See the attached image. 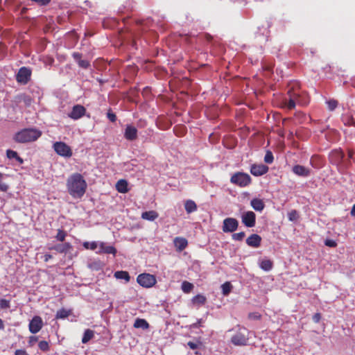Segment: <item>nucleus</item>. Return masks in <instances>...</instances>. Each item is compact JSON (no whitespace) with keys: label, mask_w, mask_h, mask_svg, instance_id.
I'll list each match as a JSON object with an SVG mask.
<instances>
[{"label":"nucleus","mask_w":355,"mask_h":355,"mask_svg":"<svg viewBox=\"0 0 355 355\" xmlns=\"http://www.w3.org/2000/svg\"><path fill=\"white\" fill-rule=\"evenodd\" d=\"M260 267L265 271H269L272 268V262L270 259L262 260L260 263Z\"/></svg>","instance_id":"obj_33"},{"label":"nucleus","mask_w":355,"mask_h":355,"mask_svg":"<svg viewBox=\"0 0 355 355\" xmlns=\"http://www.w3.org/2000/svg\"><path fill=\"white\" fill-rule=\"evenodd\" d=\"M206 297L202 295H197L192 298V302L193 304L203 305L206 302Z\"/></svg>","instance_id":"obj_31"},{"label":"nucleus","mask_w":355,"mask_h":355,"mask_svg":"<svg viewBox=\"0 0 355 355\" xmlns=\"http://www.w3.org/2000/svg\"><path fill=\"white\" fill-rule=\"evenodd\" d=\"M261 318V315L258 312H252L248 314V318L250 320H259Z\"/></svg>","instance_id":"obj_47"},{"label":"nucleus","mask_w":355,"mask_h":355,"mask_svg":"<svg viewBox=\"0 0 355 355\" xmlns=\"http://www.w3.org/2000/svg\"><path fill=\"white\" fill-rule=\"evenodd\" d=\"M0 190L6 192L8 190V186L3 181V174L0 173Z\"/></svg>","instance_id":"obj_43"},{"label":"nucleus","mask_w":355,"mask_h":355,"mask_svg":"<svg viewBox=\"0 0 355 355\" xmlns=\"http://www.w3.org/2000/svg\"><path fill=\"white\" fill-rule=\"evenodd\" d=\"M221 288L223 295L227 296L230 293L232 286L230 282H226L222 284Z\"/></svg>","instance_id":"obj_34"},{"label":"nucleus","mask_w":355,"mask_h":355,"mask_svg":"<svg viewBox=\"0 0 355 355\" xmlns=\"http://www.w3.org/2000/svg\"><path fill=\"white\" fill-rule=\"evenodd\" d=\"M181 287H182V290L184 293H189L193 290V284H191L189 282L184 281L182 282Z\"/></svg>","instance_id":"obj_35"},{"label":"nucleus","mask_w":355,"mask_h":355,"mask_svg":"<svg viewBox=\"0 0 355 355\" xmlns=\"http://www.w3.org/2000/svg\"><path fill=\"white\" fill-rule=\"evenodd\" d=\"M242 223L248 227H252L256 223V215L252 211H248L243 214Z\"/></svg>","instance_id":"obj_12"},{"label":"nucleus","mask_w":355,"mask_h":355,"mask_svg":"<svg viewBox=\"0 0 355 355\" xmlns=\"http://www.w3.org/2000/svg\"><path fill=\"white\" fill-rule=\"evenodd\" d=\"M83 245L87 250H94L98 247V243L96 241H92V242L85 241L83 243Z\"/></svg>","instance_id":"obj_36"},{"label":"nucleus","mask_w":355,"mask_h":355,"mask_svg":"<svg viewBox=\"0 0 355 355\" xmlns=\"http://www.w3.org/2000/svg\"><path fill=\"white\" fill-rule=\"evenodd\" d=\"M42 135V131L36 128H25L17 132L15 140L19 143H27L36 141Z\"/></svg>","instance_id":"obj_2"},{"label":"nucleus","mask_w":355,"mask_h":355,"mask_svg":"<svg viewBox=\"0 0 355 355\" xmlns=\"http://www.w3.org/2000/svg\"><path fill=\"white\" fill-rule=\"evenodd\" d=\"M31 73L30 69L26 67H21L16 75L17 82L21 85H26L31 80Z\"/></svg>","instance_id":"obj_7"},{"label":"nucleus","mask_w":355,"mask_h":355,"mask_svg":"<svg viewBox=\"0 0 355 355\" xmlns=\"http://www.w3.org/2000/svg\"><path fill=\"white\" fill-rule=\"evenodd\" d=\"M175 248L179 250L182 251L184 250L188 245V241L185 238L183 237H175L173 241Z\"/></svg>","instance_id":"obj_21"},{"label":"nucleus","mask_w":355,"mask_h":355,"mask_svg":"<svg viewBox=\"0 0 355 355\" xmlns=\"http://www.w3.org/2000/svg\"><path fill=\"white\" fill-rule=\"evenodd\" d=\"M200 345V342H198V343H195V342H193V341H189L187 343V345L189 347L190 349H196L199 347Z\"/></svg>","instance_id":"obj_48"},{"label":"nucleus","mask_w":355,"mask_h":355,"mask_svg":"<svg viewBox=\"0 0 355 355\" xmlns=\"http://www.w3.org/2000/svg\"><path fill=\"white\" fill-rule=\"evenodd\" d=\"M99 251L98 253H104V254H113L114 256L116 255L117 251L116 249L112 245H107L105 243L101 242L99 243Z\"/></svg>","instance_id":"obj_18"},{"label":"nucleus","mask_w":355,"mask_h":355,"mask_svg":"<svg viewBox=\"0 0 355 355\" xmlns=\"http://www.w3.org/2000/svg\"><path fill=\"white\" fill-rule=\"evenodd\" d=\"M288 95L289 96V100L286 103V106L288 109L292 110L295 108L296 101H298L300 94L295 91L294 86L288 91Z\"/></svg>","instance_id":"obj_13"},{"label":"nucleus","mask_w":355,"mask_h":355,"mask_svg":"<svg viewBox=\"0 0 355 355\" xmlns=\"http://www.w3.org/2000/svg\"><path fill=\"white\" fill-rule=\"evenodd\" d=\"M71 55L79 67L87 69L90 67L89 61L83 59L82 53L79 52H73Z\"/></svg>","instance_id":"obj_14"},{"label":"nucleus","mask_w":355,"mask_h":355,"mask_svg":"<svg viewBox=\"0 0 355 355\" xmlns=\"http://www.w3.org/2000/svg\"><path fill=\"white\" fill-rule=\"evenodd\" d=\"M184 209L188 214H191L196 211L198 209V207L193 200H187L184 202Z\"/></svg>","instance_id":"obj_25"},{"label":"nucleus","mask_w":355,"mask_h":355,"mask_svg":"<svg viewBox=\"0 0 355 355\" xmlns=\"http://www.w3.org/2000/svg\"><path fill=\"white\" fill-rule=\"evenodd\" d=\"M86 113V109L83 105H76L72 107L70 113L68 114V116L73 120H78L83 117Z\"/></svg>","instance_id":"obj_11"},{"label":"nucleus","mask_w":355,"mask_h":355,"mask_svg":"<svg viewBox=\"0 0 355 355\" xmlns=\"http://www.w3.org/2000/svg\"><path fill=\"white\" fill-rule=\"evenodd\" d=\"M94 336V331L89 329L85 331L83 336L82 338V343L83 344L87 343Z\"/></svg>","instance_id":"obj_30"},{"label":"nucleus","mask_w":355,"mask_h":355,"mask_svg":"<svg viewBox=\"0 0 355 355\" xmlns=\"http://www.w3.org/2000/svg\"><path fill=\"white\" fill-rule=\"evenodd\" d=\"M4 323L2 319L0 318V330L4 329Z\"/></svg>","instance_id":"obj_57"},{"label":"nucleus","mask_w":355,"mask_h":355,"mask_svg":"<svg viewBox=\"0 0 355 355\" xmlns=\"http://www.w3.org/2000/svg\"><path fill=\"white\" fill-rule=\"evenodd\" d=\"M324 244H325V245H327L328 247H331V248H335L337 245V243L334 240H331V239H327L324 241Z\"/></svg>","instance_id":"obj_49"},{"label":"nucleus","mask_w":355,"mask_h":355,"mask_svg":"<svg viewBox=\"0 0 355 355\" xmlns=\"http://www.w3.org/2000/svg\"><path fill=\"white\" fill-rule=\"evenodd\" d=\"M250 171L253 175L261 176L268 171V167L264 164H252Z\"/></svg>","instance_id":"obj_15"},{"label":"nucleus","mask_w":355,"mask_h":355,"mask_svg":"<svg viewBox=\"0 0 355 355\" xmlns=\"http://www.w3.org/2000/svg\"><path fill=\"white\" fill-rule=\"evenodd\" d=\"M124 137L128 141H134L137 138V130L131 125H127L124 132Z\"/></svg>","instance_id":"obj_16"},{"label":"nucleus","mask_w":355,"mask_h":355,"mask_svg":"<svg viewBox=\"0 0 355 355\" xmlns=\"http://www.w3.org/2000/svg\"><path fill=\"white\" fill-rule=\"evenodd\" d=\"M15 355H27V353L25 350L17 349L15 351Z\"/></svg>","instance_id":"obj_52"},{"label":"nucleus","mask_w":355,"mask_h":355,"mask_svg":"<svg viewBox=\"0 0 355 355\" xmlns=\"http://www.w3.org/2000/svg\"><path fill=\"white\" fill-rule=\"evenodd\" d=\"M159 214L157 211L154 210L144 211L141 214V218L150 221H153L156 218H157Z\"/></svg>","instance_id":"obj_23"},{"label":"nucleus","mask_w":355,"mask_h":355,"mask_svg":"<svg viewBox=\"0 0 355 355\" xmlns=\"http://www.w3.org/2000/svg\"><path fill=\"white\" fill-rule=\"evenodd\" d=\"M114 276L115 278L119 279H124L126 282H128L130 279V276L127 271L120 270L114 272Z\"/></svg>","instance_id":"obj_29"},{"label":"nucleus","mask_w":355,"mask_h":355,"mask_svg":"<svg viewBox=\"0 0 355 355\" xmlns=\"http://www.w3.org/2000/svg\"><path fill=\"white\" fill-rule=\"evenodd\" d=\"M72 248V245L70 243H64L62 244H57L53 247L49 248V250H54L59 253H67L69 250Z\"/></svg>","instance_id":"obj_20"},{"label":"nucleus","mask_w":355,"mask_h":355,"mask_svg":"<svg viewBox=\"0 0 355 355\" xmlns=\"http://www.w3.org/2000/svg\"><path fill=\"white\" fill-rule=\"evenodd\" d=\"M6 155L9 159H16L20 164H22L24 162L23 159L18 155L17 153L12 150H7Z\"/></svg>","instance_id":"obj_32"},{"label":"nucleus","mask_w":355,"mask_h":355,"mask_svg":"<svg viewBox=\"0 0 355 355\" xmlns=\"http://www.w3.org/2000/svg\"><path fill=\"white\" fill-rule=\"evenodd\" d=\"M239 226V221L234 218H226L223 220L222 230L224 232H234Z\"/></svg>","instance_id":"obj_8"},{"label":"nucleus","mask_w":355,"mask_h":355,"mask_svg":"<svg viewBox=\"0 0 355 355\" xmlns=\"http://www.w3.org/2000/svg\"><path fill=\"white\" fill-rule=\"evenodd\" d=\"M352 85L355 87V78L352 80Z\"/></svg>","instance_id":"obj_61"},{"label":"nucleus","mask_w":355,"mask_h":355,"mask_svg":"<svg viewBox=\"0 0 355 355\" xmlns=\"http://www.w3.org/2000/svg\"><path fill=\"white\" fill-rule=\"evenodd\" d=\"M250 205L255 211H261L265 207V204L263 200L259 198L252 199L250 202Z\"/></svg>","instance_id":"obj_22"},{"label":"nucleus","mask_w":355,"mask_h":355,"mask_svg":"<svg viewBox=\"0 0 355 355\" xmlns=\"http://www.w3.org/2000/svg\"><path fill=\"white\" fill-rule=\"evenodd\" d=\"M321 319V315L320 313H316L313 315V320L315 322V323H318L320 322Z\"/></svg>","instance_id":"obj_51"},{"label":"nucleus","mask_w":355,"mask_h":355,"mask_svg":"<svg viewBox=\"0 0 355 355\" xmlns=\"http://www.w3.org/2000/svg\"><path fill=\"white\" fill-rule=\"evenodd\" d=\"M30 340L31 341H37V337H35V336H31L30 337Z\"/></svg>","instance_id":"obj_59"},{"label":"nucleus","mask_w":355,"mask_h":355,"mask_svg":"<svg viewBox=\"0 0 355 355\" xmlns=\"http://www.w3.org/2000/svg\"><path fill=\"white\" fill-rule=\"evenodd\" d=\"M133 327L136 329H142L144 330L149 328V324L145 319L137 318L135 321Z\"/></svg>","instance_id":"obj_26"},{"label":"nucleus","mask_w":355,"mask_h":355,"mask_svg":"<svg viewBox=\"0 0 355 355\" xmlns=\"http://www.w3.org/2000/svg\"><path fill=\"white\" fill-rule=\"evenodd\" d=\"M10 307V301L6 299L0 300V309H6Z\"/></svg>","instance_id":"obj_41"},{"label":"nucleus","mask_w":355,"mask_h":355,"mask_svg":"<svg viewBox=\"0 0 355 355\" xmlns=\"http://www.w3.org/2000/svg\"><path fill=\"white\" fill-rule=\"evenodd\" d=\"M350 214H351L352 216L355 217V204L352 207V209H351V211H350Z\"/></svg>","instance_id":"obj_56"},{"label":"nucleus","mask_w":355,"mask_h":355,"mask_svg":"<svg viewBox=\"0 0 355 355\" xmlns=\"http://www.w3.org/2000/svg\"><path fill=\"white\" fill-rule=\"evenodd\" d=\"M137 283L144 288L153 287L157 282L154 275L148 273H142L137 277Z\"/></svg>","instance_id":"obj_6"},{"label":"nucleus","mask_w":355,"mask_h":355,"mask_svg":"<svg viewBox=\"0 0 355 355\" xmlns=\"http://www.w3.org/2000/svg\"><path fill=\"white\" fill-rule=\"evenodd\" d=\"M230 182L240 187H245L252 183V178L248 173L236 172L230 178Z\"/></svg>","instance_id":"obj_4"},{"label":"nucleus","mask_w":355,"mask_h":355,"mask_svg":"<svg viewBox=\"0 0 355 355\" xmlns=\"http://www.w3.org/2000/svg\"><path fill=\"white\" fill-rule=\"evenodd\" d=\"M139 123H140V124H139L138 125H139V126H140V127H144V126H146V125L145 121H143V122H142V121H139Z\"/></svg>","instance_id":"obj_58"},{"label":"nucleus","mask_w":355,"mask_h":355,"mask_svg":"<svg viewBox=\"0 0 355 355\" xmlns=\"http://www.w3.org/2000/svg\"><path fill=\"white\" fill-rule=\"evenodd\" d=\"M87 187V184L80 173H73L67 180L68 192L74 198H82L86 192Z\"/></svg>","instance_id":"obj_1"},{"label":"nucleus","mask_w":355,"mask_h":355,"mask_svg":"<svg viewBox=\"0 0 355 355\" xmlns=\"http://www.w3.org/2000/svg\"><path fill=\"white\" fill-rule=\"evenodd\" d=\"M248 341V337L245 332L241 330L237 331L231 338L232 344L236 346L246 345Z\"/></svg>","instance_id":"obj_10"},{"label":"nucleus","mask_w":355,"mask_h":355,"mask_svg":"<svg viewBox=\"0 0 355 355\" xmlns=\"http://www.w3.org/2000/svg\"><path fill=\"white\" fill-rule=\"evenodd\" d=\"M205 40H206L207 41L210 42V41H211V40H212V38H213V37H212V36H211L210 34H209V33H205Z\"/></svg>","instance_id":"obj_54"},{"label":"nucleus","mask_w":355,"mask_h":355,"mask_svg":"<svg viewBox=\"0 0 355 355\" xmlns=\"http://www.w3.org/2000/svg\"><path fill=\"white\" fill-rule=\"evenodd\" d=\"M38 347L40 350L43 352H48L49 350V345L45 340H42L39 343Z\"/></svg>","instance_id":"obj_42"},{"label":"nucleus","mask_w":355,"mask_h":355,"mask_svg":"<svg viewBox=\"0 0 355 355\" xmlns=\"http://www.w3.org/2000/svg\"><path fill=\"white\" fill-rule=\"evenodd\" d=\"M71 309H60L55 314V319H65L71 314Z\"/></svg>","instance_id":"obj_27"},{"label":"nucleus","mask_w":355,"mask_h":355,"mask_svg":"<svg viewBox=\"0 0 355 355\" xmlns=\"http://www.w3.org/2000/svg\"><path fill=\"white\" fill-rule=\"evenodd\" d=\"M345 154L340 150H334L329 154L330 162L339 167L340 170L346 169L350 164V162H344Z\"/></svg>","instance_id":"obj_3"},{"label":"nucleus","mask_w":355,"mask_h":355,"mask_svg":"<svg viewBox=\"0 0 355 355\" xmlns=\"http://www.w3.org/2000/svg\"><path fill=\"white\" fill-rule=\"evenodd\" d=\"M31 1L35 3L37 5L40 6H47L51 0H31Z\"/></svg>","instance_id":"obj_46"},{"label":"nucleus","mask_w":355,"mask_h":355,"mask_svg":"<svg viewBox=\"0 0 355 355\" xmlns=\"http://www.w3.org/2000/svg\"><path fill=\"white\" fill-rule=\"evenodd\" d=\"M327 104L328 105L329 110L334 111L338 106V101L336 100L331 99L327 101Z\"/></svg>","instance_id":"obj_38"},{"label":"nucleus","mask_w":355,"mask_h":355,"mask_svg":"<svg viewBox=\"0 0 355 355\" xmlns=\"http://www.w3.org/2000/svg\"><path fill=\"white\" fill-rule=\"evenodd\" d=\"M265 69L268 71H271L272 69V67L271 66H268V67H265Z\"/></svg>","instance_id":"obj_60"},{"label":"nucleus","mask_w":355,"mask_h":355,"mask_svg":"<svg viewBox=\"0 0 355 355\" xmlns=\"http://www.w3.org/2000/svg\"><path fill=\"white\" fill-rule=\"evenodd\" d=\"M53 258L52 255L50 254H46L44 256V261L45 262H47L49 261L50 259H51Z\"/></svg>","instance_id":"obj_53"},{"label":"nucleus","mask_w":355,"mask_h":355,"mask_svg":"<svg viewBox=\"0 0 355 355\" xmlns=\"http://www.w3.org/2000/svg\"><path fill=\"white\" fill-rule=\"evenodd\" d=\"M67 236V232L62 230L59 229L55 236V239L59 241H64Z\"/></svg>","instance_id":"obj_37"},{"label":"nucleus","mask_w":355,"mask_h":355,"mask_svg":"<svg viewBox=\"0 0 355 355\" xmlns=\"http://www.w3.org/2000/svg\"><path fill=\"white\" fill-rule=\"evenodd\" d=\"M245 236V232H239V233H234L232 235V238L233 240L241 241L244 239Z\"/></svg>","instance_id":"obj_39"},{"label":"nucleus","mask_w":355,"mask_h":355,"mask_svg":"<svg viewBox=\"0 0 355 355\" xmlns=\"http://www.w3.org/2000/svg\"><path fill=\"white\" fill-rule=\"evenodd\" d=\"M107 117L112 123H114L117 119L116 114L112 112V109L110 108L108 110L107 112Z\"/></svg>","instance_id":"obj_44"},{"label":"nucleus","mask_w":355,"mask_h":355,"mask_svg":"<svg viewBox=\"0 0 355 355\" xmlns=\"http://www.w3.org/2000/svg\"><path fill=\"white\" fill-rule=\"evenodd\" d=\"M293 172L299 176L308 177L310 175V169L302 165H295L292 169Z\"/></svg>","instance_id":"obj_19"},{"label":"nucleus","mask_w":355,"mask_h":355,"mask_svg":"<svg viewBox=\"0 0 355 355\" xmlns=\"http://www.w3.org/2000/svg\"><path fill=\"white\" fill-rule=\"evenodd\" d=\"M261 237L257 234H252L246 239V243L248 246L252 248H259L261 245Z\"/></svg>","instance_id":"obj_17"},{"label":"nucleus","mask_w":355,"mask_h":355,"mask_svg":"<svg viewBox=\"0 0 355 355\" xmlns=\"http://www.w3.org/2000/svg\"><path fill=\"white\" fill-rule=\"evenodd\" d=\"M203 322L202 319H198L196 322L191 324V327L193 328H199L202 326V324Z\"/></svg>","instance_id":"obj_50"},{"label":"nucleus","mask_w":355,"mask_h":355,"mask_svg":"<svg viewBox=\"0 0 355 355\" xmlns=\"http://www.w3.org/2000/svg\"><path fill=\"white\" fill-rule=\"evenodd\" d=\"M17 102H23L27 107L30 106L33 102L32 98L26 94H22L17 97Z\"/></svg>","instance_id":"obj_28"},{"label":"nucleus","mask_w":355,"mask_h":355,"mask_svg":"<svg viewBox=\"0 0 355 355\" xmlns=\"http://www.w3.org/2000/svg\"><path fill=\"white\" fill-rule=\"evenodd\" d=\"M53 148L60 156L64 157H71L72 156L73 153L71 147L64 142L56 141L53 144Z\"/></svg>","instance_id":"obj_5"},{"label":"nucleus","mask_w":355,"mask_h":355,"mask_svg":"<svg viewBox=\"0 0 355 355\" xmlns=\"http://www.w3.org/2000/svg\"><path fill=\"white\" fill-rule=\"evenodd\" d=\"M116 190L121 193H125L128 191V182L125 180H119L116 184Z\"/></svg>","instance_id":"obj_24"},{"label":"nucleus","mask_w":355,"mask_h":355,"mask_svg":"<svg viewBox=\"0 0 355 355\" xmlns=\"http://www.w3.org/2000/svg\"><path fill=\"white\" fill-rule=\"evenodd\" d=\"M288 218L289 220H291V221L296 220L299 218L297 211L295 209L291 210L288 214Z\"/></svg>","instance_id":"obj_40"},{"label":"nucleus","mask_w":355,"mask_h":355,"mask_svg":"<svg viewBox=\"0 0 355 355\" xmlns=\"http://www.w3.org/2000/svg\"><path fill=\"white\" fill-rule=\"evenodd\" d=\"M274 157L271 152L268 151L264 157V162L267 164H271L273 162Z\"/></svg>","instance_id":"obj_45"},{"label":"nucleus","mask_w":355,"mask_h":355,"mask_svg":"<svg viewBox=\"0 0 355 355\" xmlns=\"http://www.w3.org/2000/svg\"><path fill=\"white\" fill-rule=\"evenodd\" d=\"M44 323L42 318L38 315L34 316L29 322L28 329L31 333L37 334L43 327Z\"/></svg>","instance_id":"obj_9"},{"label":"nucleus","mask_w":355,"mask_h":355,"mask_svg":"<svg viewBox=\"0 0 355 355\" xmlns=\"http://www.w3.org/2000/svg\"><path fill=\"white\" fill-rule=\"evenodd\" d=\"M354 151L353 150H348V157L349 159H352L354 156Z\"/></svg>","instance_id":"obj_55"}]
</instances>
